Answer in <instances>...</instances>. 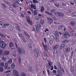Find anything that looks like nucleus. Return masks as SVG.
Here are the masks:
<instances>
[{
    "mask_svg": "<svg viewBox=\"0 0 76 76\" xmlns=\"http://www.w3.org/2000/svg\"><path fill=\"white\" fill-rule=\"evenodd\" d=\"M11 1L12 3H14L15 4H12V6L13 7H18L19 6V5L18 4H19L20 6H22V4H20L18 2V1H15V0H11Z\"/></svg>",
    "mask_w": 76,
    "mask_h": 76,
    "instance_id": "f257e3e1",
    "label": "nucleus"
},
{
    "mask_svg": "<svg viewBox=\"0 0 76 76\" xmlns=\"http://www.w3.org/2000/svg\"><path fill=\"white\" fill-rule=\"evenodd\" d=\"M7 46V44L4 41H1L0 42V47L3 49H4Z\"/></svg>",
    "mask_w": 76,
    "mask_h": 76,
    "instance_id": "f03ea898",
    "label": "nucleus"
},
{
    "mask_svg": "<svg viewBox=\"0 0 76 76\" xmlns=\"http://www.w3.org/2000/svg\"><path fill=\"white\" fill-rule=\"evenodd\" d=\"M17 48L19 53H20V54H22V53H23L24 54H25V50L24 49H22L21 48L19 47L18 46H17Z\"/></svg>",
    "mask_w": 76,
    "mask_h": 76,
    "instance_id": "7ed1b4c3",
    "label": "nucleus"
},
{
    "mask_svg": "<svg viewBox=\"0 0 76 76\" xmlns=\"http://www.w3.org/2000/svg\"><path fill=\"white\" fill-rule=\"evenodd\" d=\"M68 35V37H70V35H69V33L68 32H65L63 34V38L64 39H66L67 38V36Z\"/></svg>",
    "mask_w": 76,
    "mask_h": 76,
    "instance_id": "20e7f679",
    "label": "nucleus"
},
{
    "mask_svg": "<svg viewBox=\"0 0 76 76\" xmlns=\"http://www.w3.org/2000/svg\"><path fill=\"white\" fill-rule=\"evenodd\" d=\"M26 18L27 19V20L28 23L30 25H32V23L33 22H32L30 20V18L28 16H26Z\"/></svg>",
    "mask_w": 76,
    "mask_h": 76,
    "instance_id": "39448f33",
    "label": "nucleus"
},
{
    "mask_svg": "<svg viewBox=\"0 0 76 76\" xmlns=\"http://www.w3.org/2000/svg\"><path fill=\"white\" fill-rule=\"evenodd\" d=\"M39 28L41 27H42V26L40 24H38L37 25V26L36 25H34L33 26V28H34V30L35 31H37V28Z\"/></svg>",
    "mask_w": 76,
    "mask_h": 76,
    "instance_id": "423d86ee",
    "label": "nucleus"
},
{
    "mask_svg": "<svg viewBox=\"0 0 76 76\" xmlns=\"http://www.w3.org/2000/svg\"><path fill=\"white\" fill-rule=\"evenodd\" d=\"M19 36L20 37V38L21 39H22L23 41L25 43L26 42V40L25 39V38H24V37H23V36H22V34H19Z\"/></svg>",
    "mask_w": 76,
    "mask_h": 76,
    "instance_id": "0eeeda50",
    "label": "nucleus"
},
{
    "mask_svg": "<svg viewBox=\"0 0 76 76\" xmlns=\"http://www.w3.org/2000/svg\"><path fill=\"white\" fill-rule=\"evenodd\" d=\"M13 75L15 76H19V72L16 70H14L13 71Z\"/></svg>",
    "mask_w": 76,
    "mask_h": 76,
    "instance_id": "6e6552de",
    "label": "nucleus"
},
{
    "mask_svg": "<svg viewBox=\"0 0 76 76\" xmlns=\"http://www.w3.org/2000/svg\"><path fill=\"white\" fill-rule=\"evenodd\" d=\"M53 51H54L55 53H56V52H57L56 49L58 48V45H56L54 46L53 47Z\"/></svg>",
    "mask_w": 76,
    "mask_h": 76,
    "instance_id": "1a4fd4ad",
    "label": "nucleus"
},
{
    "mask_svg": "<svg viewBox=\"0 0 76 76\" xmlns=\"http://www.w3.org/2000/svg\"><path fill=\"white\" fill-rule=\"evenodd\" d=\"M4 54L5 56L9 55L10 54V51L9 50H5L4 51Z\"/></svg>",
    "mask_w": 76,
    "mask_h": 76,
    "instance_id": "9d476101",
    "label": "nucleus"
},
{
    "mask_svg": "<svg viewBox=\"0 0 76 76\" xmlns=\"http://www.w3.org/2000/svg\"><path fill=\"white\" fill-rule=\"evenodd\" d=\"M9 23H6L4 24H1V26L4 28H6V26H9Z\"/></svg>",
    "mask_w": 76,
    "mask_h": 76,
    "instance_id": "9b49d317",
    "label": "nucleus"
},
{
    "mask_svg": "<svg viewBox=\"0 0 76 76\" xmlns=\"http://www.w3.org/2000/svg\"><path fill=\"white\" fill-rule=\"evenodd\" d=\"M42 45L46 51H48V50H47V46H45V45H44V43H42Z\"/></svg>",
    "mask_w": 76,
    "mask_h": 76,
    "instance_id": "f8f14e48",
    "label": "nucleus"
},
{
    "mask_svg": "<svg viewBox=\"0 0 76 76\" xmlns=\"http://www.w3.org/2000/svg\"><path fill=\"white\" fill-rule=\"evenodd\" d=\"M70 25H71V26H74V25H75V22L74 21H72L70 22Z\"/></svg>",
    "mask_w": 76,
    "mask_h": 76,
    "instance_id": "ddd939ff",
    "label": "nucleus"
},
{
    "mask_svg": "<svg viewBox=\"0 0 76 76\" xmlns=\"http://www.w3.org/2000/svg\"><path fill=\"white\" fill-rule=\"evenodd\" d=\"M64 44H63L60 46L59 48L61 50H62V49H63V48H64Z\"/></svg>",
    "mask_w": 76,
    "mask_h": 76,
    "instance_id": "4468645a",
    "label": "nucleus"
},
{
    "mask_svg": "<svg viewBox=\"0 0 76 76\" xmlns=\"http://www.w3.org/2000/svg\"><path fill=\"white\" fill-rule=\"evenodd\" d=\"M48 57V56H47V55L46 54H45L44 56H43V59H44L45 60H46Z\"/></svg>",
    "mask_w": 76,
    "mask_h": 76,
    "instance_id": "2eb2a0df",
    "label": "nucleus"
},
{
    "mask_svg": "<svg viewBox=\"0 0 76 76\" xmlns=\"http://www.w3.org/2000/svg\"><path fill=\"white\" fill-rule=\"evenodd\" d=\"M55 35H56V37H59V35L58 34V32L57 31H55Z\"/></svg>",
    "mask_w": 76,
    "mask_h": 76,
    "instance_id": "dca6fc26",
    "label": "nucleus"
},
{
    "mask_svg": "<svg viewBox=\"0 0 76 76\" xmlns=\"http://www.w3.org/2000/svg\"><path fill=\"white\" fill-rule=\"evenodd\" d=\"M7 63H9V64H11L12 63V60L11 59H9L8 60Z\"/></svg>",
    "mask_w": 76,
    "mask_h": 76,
    "instance_id": "f3484780",
    "label": "nucleus"
},
{
    "mask_svg": "<svg viewBox=\"0 0 76 76\" xmlns=\"http://www.w3.org/2000/svg\"><path fill=\"white\" fill-rule=\"evenodd\" d=\"M48 69H50L51 70H53L54 69V66H53L52 65L51 66H49V67H48Z\"/></svg>",
    "mask_w": 76,
    "mask_h": 76,
    "instance_id": "a211bd4d",
    "label": "nucleus"
},
{
    "mask_svg": "<svg viewBox=\"0 0 76 76\" xmlns=\"http://www.w3.org/2000/svg\"><path fill=\"white\" fill-rule=\"evenodd\" d=\"M0 36L1 37V38L3 39H5V38H6V37L3 35V34H0Z\"/></svg>",
    "mask_w": 76,
    "mask_h": 76,
    "instance_id": "6ab92c4d",
    "label": "nucleus"
},
{
    "mask_svg": "<svg viewBox=\"0 0 76 76\" xmlns=\"http://www.w3.org/2000/svg\"><path fill=\"white\" fill-rule=\"evenodd\" d=\"M47 19H48V20H49L50 22H53V20L51 18L47 17Z\"/></svg>",
    "mask_w": 76,
    "mask_h": 76,
    "instance_id": "aec40b11",
    "label": "nucleus"
},
{
    "mask_svg": "<svg viewBox=\"0 0 76 76\" xmlns=\"http://www.w3.org/2000/svg\"><path fill=\"white\" fill-rule=\"evenodd\" d=\"M10 45V48H12V47H13V44L12 42H11L9 44Z\"/></svg>",
    "mask_w": 76,
    "mask_h": 76,
    "instance_id": "412c9836",
    "label": "nucleus"
},
{
    "mask_svg": "<svg viewBox=\"0 0 76 76\" xmlns=\"http://www.w3.org/2000/svg\"><path fill=\"white\" fill-rule=\"evenodd\" d=\"M1 59L2 61H6V57H4V56L2 57H1Z\"/></svg>",
    "mask_w": 76,
    "mask_h": 76,
    "instance_id": "4be33fe9",
    "label": "nucleus"
},
{
    "mask_svg": "<svg viewBox=\"0 0 76 76\" xmlns=\"http://www.w3.org/2000/svg\"><path fill=\"white\" fill-rule=\"evenodd\" d=\"M16 28L17 30H18L19 32H20V29H19V26L17 25Z\"/></svg>",
    "mask_w": 76,
    "mask_h": 76,
    "instance_id": "5701e85b",
    "label": "nucleus"
},
{
    "mask_svg": "<svg viewBox=\"0 0 76 76\" xmlns=\"http://www.w3.org/2000/svg\"><path fill=\"white\" fill-rule=\"evenodd\" d=\"M4 65V64L3 62H1L0 63V66H1V67H3Z\"/></svg>",
    "mask_w": 76,
    "mask_h": 76,
    "instance_id": "b1692460",
    "label": "nucleus"
},
{
    "mask_svg": "<svg viewBox=\"0 0 76 76\" xmlns=\"http://www.w3.org/2000/svg\"><path fill=\"white\" fill-rule=\"evenodd\" d=\"M4 68L6 70H9L10 69V66H4Z\"/></svg>",
    "mask_w": 76,
    "mask_h": 76,
    "instance_id": "393cba45",
    "label": "nucleus"
},
{
    "mask_svg": "<svg viewBox=\"0 0 76 76\" xmlns=\"http://www.w3.org/2000/svg\"><path fill=\"white\" fill-rule=\"evenodd\" d=\"M48 64L49 65V67H50V66H53V63L51 62H49L48 63Z\"/></svg>",
    "mask_w": 76,
    "mask_h": 76,
    "instance_id": "a878e982",
    "label": "nucleus"
},
{
    "mask_svg": "<svg viewBox=\"0 0 76 76\" xmlns=\"http://www.w3.org/2000/svg\"><path fill=\"white\" fill-rule=\"evenodd\" d=\"M11 66L12 68H15V64H12L11 65Z\"/></svg>",
    "mask_w": 76,
    "mask_h": 76,
    "instance_id": "bb28decb",
    "label": "nucleus"
},
{
    "mask_svg": "<svg viewBox=\"0 0 76 76\" xmlns=\"http://www.w3.org/2000/svg\"><path fill=\"white\" fill-rule=\"evenodd\" d=\"M45 13H47V14H48V15H50V16H52V15H53V14L51 13H50V12H47V11H45Z\"/></svg>",
    "mask_w": 76,
    "mask_h": 76,
    "instance_id": "cd10ccee",
    "label": "nucleus"
},
{
    "mask_svg": "<svg viewBox=\"0 0 76 76\" xmlns=\"http://www.w3.org/2000/svg\"><path fill=\"white\" fill-rule=\"evenodd\" d=\"M40 21L41 23H42V24H44V20L41 19L40 20Z\"/></svg>",
    "mask_w": 76,
    "mask_h": 76,
    "instance_id": "c85d7f7f",
    "label": "nucleus"
},
{
    "mask_svg": "<svg viewBox=\"0 0 76 76\" xmlns=\"http://www.w3.org/2000/svg\"><path fill=\"white\" fill-rule=\"evenodd\" d=\"M20 76H26V74L24 72H22Z\"/></svg>",
    "mask_w": 76,
    "mask_h": 76,
    "instance_id": "c756f323",
    "label": "nucleus"
},
{
    "mask_svg": "<svg viewBox=\"0 0 76 76\" xmlns=\"http://www.w3.org/2000/svg\"><path fill=\"white\" fill-rule=\"evenodd\" d=\"M31 7L32 8H34V9H36V8H35L36 6H35V5H34L33 4H32L31 5Z\"/></svg>",
    "mask_w": 76,
    "mask_h": 76,
    "instance_id": "7c9ffc66",
    "label": "nucleus"
},
{
    "mask_svg": "<svg viewBox=\"0 0 76 76\" xmlns=\"http://www.w3.org/2000/svg\"><path fill=\"white\" fill-rule=\"evenodd\" d=\"M56 37V41L57 42H58L59 41V40L58 39V37H57V36H55Z\"/></svg>",
    "mask_w": 76,
    "mask_h": 76,
    "instance_id": "2f4dec72",
    "label": "nucleus"
},
{
    "mask_svg": "<svg viewBox=\"0 0 76 76\" xmlns=\"http://www.w3.org/2000/svg\"><path fill=\"white\" fill-rule=\"evenodd\" d=\"M0 71L1 72H3V68L1 66H0Z\"/></svg>",
    "mask_w": 76,
    "mask_h": 76,
    "instance_id": "473e14b6",
    "label": "nucleus"
},
{
    "mask_svg": "<svg viewBox=\"0 0 76 76\" xmlns=\"http://www.w3.org/2000/svg\"><path fill=\"white\" fill-rule=\"evenodd\" d=\"M20 18H24V15H23L22 14H20Z\"/></svg>",
    "mask_w": 76,
    "mask_h": 76,
    "instance_id": "72a5a7b5",
    "label": "nucleus"
},
{
    "mask_svg": "<svg viewBox=\"0 0 76 76\" xmlns=\"http://www.w3.org/2000/svg\"><path fill=\"white\" fill-rule=\"evenodd\" d=\"M70 48H68L66 49V51H68V52H70Z\"/></svg>",
    "mask_w": 76,
    "mask_h": 76,
    "instance_id": "f704fd0d",
    "label": "nucleus"
},
{
    "mask_svg": "<svg viewBox=\"0 0 76 76\" xmlns=\"http://www.w3.org/2000/svg\"><path fill=\"white\" fill-rule=\"evenodd\" d=\"M58 14H59V15L60 16H64L63 14H62V13H61V12H58Z\"/></svg>",
    "mask_w": 76,
    "mask_h": 76,
    "instance_id": "c9c22d12",
    "label": "nucleus"
},
{
    "mask_svg": "<svg viewBox=\"0 0 76 76\" xmlns=\"http://www.w3.org/2000/svg\"><path fill=\"white\" fill-rule=\"evenodd\" d=\"M34 15H37V11L35 10H34Z\"/></svg>",
    "mask_w": 76,
    "mask_h": 76,
    "instance_id": "e433bc0d",
    "label": "nucleus"
},
{
    "mask_svg": "<svg viewBox=\"0 0 76 76\" xmlns=\"http://www.w3.org/2000/svg\"><path fill=\"white\" fill-rule=\"evenodd\" d=\"M69 42V40H65L63 42V43H68Z\"/></svg>",
    "mask_w": 76,
    "mask_h": 76,
    "instance_id": "4c0bfd02",
    "label": "nucleus"
},
{
    "mask_svg": "<svg viewBox=\"0 0 76 76\" xmlns=\"http://www.w3.org/2000/svg\"><path fill=\"white\" fill-rule=\"evenodd\" d=\"M28 45L29 48H32V45L31 44V43H29L28 44Z\"/></svg>",
    "mask_w": 76,
    "mask_h": 76,
    "instance_id": "58836bf2",
    "label": "nucleus"
},
{
    "mask_svg": "<svg viewBox=\"0 0 76 76\" xmlns=\"http://www.w3.org/2000/svg\"><path fill=\"white\" fill-rule=\"evenodd\" d=\"M44 8L43 7H42L41 9V12H44Z\"/></svg>",
    "mask_w": 76,
    "mask_h": 76,
    "instance_id": "ea45409f",
    "label": "nucleus"
},
{
    "mask_svg": "<svg viewBox=\"0 0 76 76\" xmlns=\"http://www.w3.org/2000/svg\"><path fill=\"white\" fill-rule=\"evenodd\" d=\"M28 70L30 72H32V69L31 67L29 68V69H28Z\"/></svg>",
    "mask_w": 76,
    "mask_h": 76,
    "instance_id": "a19ab883",
    "label": "nucleus"
},
{
    "mask_svg": "<svg viewBox=\"0 0 76 76\" xmlns=\"http://www.w3.org/2000/svg\"><path fill=\"white\" fill-rule=\"evenodd\" d=\"M29 9L31 10V12L32 13H33L34 12L33 11V10L31 8H29Z\"/></svg>",
    "mask_w": 76,
    "mask_h": 76,
    "instance_id": "79ce46f5",
    "label": "nucleus"
},
{
    "mask_svg": "<svg viewBox=\"0 0 76 76\" xmlns=\"http://www.w3.org/2000/svg\"><path fill=\"white\" fill-rule=\"evenodd\" d=\"M72 16H76V13H73L72 14Z\"/></svg>",
    "mask_w": 76,
    "mask_h": 76,
    "instance_id": "37998d69",
    "label": "nucleus"
},
{
    "mask_svg": "<svg viewBox=\"0 0 76 76\" xmlns=\"http://www.w3.org/2000/svg\"><path fill=\"white\" fill-rule=\"evenodd\" d=\"M11 71L10 70H9L8 71H7L5 72V73H10Z\"/></svg>",
    "mask_w": 76,
    "mask_h": 76,
    "instance_id": "c03bdc74",
    "label": "nucleus"
},
{
    "mask_svg": "<svg viewBox=\"0 0 76 76\" xmlns=\"http://www.w3.org/2000/svg\"><path fill=\"white\" fill-rule=\"evenodd\" d=\"M58 72H60V75H63V73H62V72H61L60 71V70H59V71H58Z\"/></svg>",
    "mask_w": 76,
    "mask_h": 76,
    "instance_id": "a18cd8bd",
    "label": "nucleus"
},
{
    "mask_svg": "<svg viewBox=\"0 0 76 76\" xmlns=\"http://www.w3.org/2000/svg\"><path fill=\"white\" fill-rule=\"evenodd\" d=\"M49 30L48 28H46L45 30L44 31L45 32H48Z\"/></svg>",
    "mask_w": 76,
    "mask_h": 76,
    "instance_id": "49530a36",
    "label": "nucleus"
},
{
    "mask_svg": "<svg viewBox=\"0 0 76 76\" xmlns=\"http://www.w3.org/2000/svg\"><path fill=\"white\" fill-rule=\"evenodd\" d=\"M24 33L27 36H28V37H30V36L28 35V34H27V33H26V31H24Z\"/></svg>",
    "mask_w": 76,
    "mask_h": 76,
    "instance_id": "de8ad7c7",
    "label": "nucleus"
},
{
    "mask_svg": "<svg viewBox=\"0 0 76 76\" xmlns=\"http://www.w3.org/2000/svg\"><path fill=\"white\" fill-rule=\"evenodd\" d=\"M9 28L10 30H11V31H13V28H12V27H11V26L9 27Z\"/></svg>",
    "mask_w": 76,
    "mask_h": 76,
    "instance_id": "09e8293b",
    "label": "nucleus"
},
{
    "mask_svg": "<svg viewBox=\"0 0 76 76\" xmlns=\"http://www.w3.org/2000/svg\"><path fill=\"white\" fill-rule=\"evenodd\" d=\"M74 31L72 29H70L69 30V32H73Z\"/></svg>",
    "mask_w": 76,
    "mask_h": 76,
    "instance_id": "8fccbe9b",
    "label": "nucleus"
},
{
    "mask_svg": "<svg viewBox=\"0 0 76 76\" xmlns=\"http://www.w3.org/2000/svg\"><path fill=\"white\" fill-rule=\"evenodd\" d=\"M62 28H63V27H62V26H60L58 27V28L60 29H61Z\"/></svg>",
    "mask_w": 76,
    "mask_h": 76,
    "instance_id": "3c124183",
    "label": "nucleus"
},
{
    "mask_svg": "<svg viewBox=\"0 0 76 76\" xmlns=\"http://www.w3.org/2000/svg\"><path fill=\"white\" fill-rule=\"evenodd\" d=\"M55 5L56 6V7H58V6H59V4H55Z\"/></svg>",
    "mask_w": 76,
    "mask_h": 76,
    "instance_id": "603ef678",
    "label": "nucleus"
},
{
    "mask_svg": "<svg viewBox=\"0 0 76 76\" xmlns=\"http://www.w3.org/2000/svg\"><path fill=\"white\" fill-rule=\"evenodd\" d=\"M11 74L10 73H8L7 74L6 76H11Z\"/></svg>",
    "mask_w": 76,
    "mask_h": 76,
    "instance_id": "864d4df0",
    "label": "nucleus"
},
{
    "mask_svg": "<svg viewBox=\"0 0 76 76\" xmlns=\"http://www.w3.org/2000/svg\"><path fill=\"white\" fill-rule=\"evenodd\" d=\"M33 1L34 3H37V0H33Z\"/></svg>",
    "mask_w": 76,
    "mask_h": 76,
    "instance_id": "5fc2aeb1",
    "label": "nucleus"
},
{
    "mask_svg": "<svg viewBox=\"0 0 76 76\" xmlns=\"http://www.w3.org/2000/svg\"><path fill=\"white\" fill-rule=\"evenodd\" d=\"M49 42L50 44H52L53 43V41L51 40Z\"/></svg>",
    "mask_w": 76,
    "mask_h": 76,
    "instance_id": "6e6d98bb",
    "label": "nucleus"
},
{
    "mask_svg": "<svg viewBox=\"0 0 76 76\" xmlns=\"http://www.w3.org/2000/svg\"><path fill=\"white\" fill-rule=\"evenodd\" d=\"M55 11V10L53 9L51 10V12L52 13H53V12H54Z\"/></svg>",
    "mask_w": 76,
    "mask_h": 76,
    "instance_id": "4d7b16f0",
    "label": "nucleus"
},
{
    "mask_svg": "<svg viewBox=\"0 0 76 76\" xmlns=\"http://www.w3.org/2000/svg\"><path fill=\"white\" fill-rule=\"evenodd\" d=\"M18 61L20 63L21 62V59H20V58H18Z\"/></svg>",
    "mask_w": 76,
    "mask_h": 76,
    "instance_id": "13d9d810",
    "label": "nucleus"
},
{
    "mask_svg": "<svg viewBox=\"0 0 76 76\" xmlns=\"http://www.w3.org/2000/svg\"><path fill=\"white\" fill-rule=\"evenodd\" d=\"M35 51V53H36L37 56L38 57V51Z\"/></svg>",
    "mask_w": 76,
    "mask_h": 76,
    "instance_id": "bf43d9fd",
    "label": "nucleus"
},
{
    "mask_svg": "<svg viewBox=\"0 0 76 76\" xmlns=\"http://www.w3.org/2000/svg\"><path fill=\"white\" fill-rule=\"evenodd\" d=\"M8 66V64L7 62H6L5 64V67H7Z\"/></svg>",
    "mask_w": 76,
    "mask_h": 76,
    "instance_id": "052dcab7",
    "label": "nucleus"
},
{
    "mask_svg": "<svg viewBox=\"0 0 76 76\" xmlns=\"http://www.w3.org/2000/svg\"><path fill=\"white\" fill-rule=\"evenodd\" d=\"M2 6L3 7H6V6H5V5H4V4H2Z\"/></svg>",
    "mask_w": 76,
    "mask_h": 76,
    "instance_id": "680f3d73",
    "label": "nucleus"
},
{
    "mask_svg": "<svg viewBox=\"0 0 76 76\" xmlns=\"http://www.w3.org/2000/svg\"><path fill=\"white\" fill-rule=\"evenodd\" d=\"M44 41L45 42V43H46V42H47V40H46V38H44Z\"/></svg>",
    "mask_w": 76,
    "mask_h": 76,
    "instance_id": "e2e57ef3",
    "label": "nucleus"
},
{
    "mask_svg": "<svg viewBox=\"0 0 76 76\" xmlns=\"http://www.w3.org/2000/svg\"><path fill=\"white\" fill-rule=\"evenodd\" d=\"M12 56H13L14 57H16V54L15 53H14L13 54H12Z\"/></svg>",
    "mask_w": 76,
    "mask_h": 76,
    "instance_id": "0e129e2a",
    "label": "nucleus"
},
{
    "mask_svg": "<svg viewBox=\"0 0 76 76\" xmlns=\"http://www.w3.org/2000/svg\"><path fill=\"white\" fill-rule=\"evenodd\" d=\"M28 13L29 14H30V15H31V11H28Z\"/></svg>",
    "mask_w": 76,
    "mask_h": 76,
    "instance_id": "69168bd1",
    "label": "nucleus"
},
{
    "mask_svg": "<svg viewBox=\"0 0 76 76\" xmlns=\"http://www.w3.org/2000/svg\"><path fill=\"white\" fill-rule=\"evenodd\" d=\"M5 2L7 4H8V5H9L10 4H9V2L6 1H5Z\"/></svg>",
    "mask_w": 76,
    "mask_h": 76,
    "instance_id": "338daca9",
    "label": "nucleus"
},
{
    "mask_svg": "<svg viewBox=\"0 0 76 76\" xmlns=\"http://www.w3.org/2000/svg\"><path fill=\"white\" fill-rule=\"evenodd\" d=\"M53 73H56V70H54L53 71Z\"/></svg>",
    "mask_w": 76,
    "mask_h": 76,
    "instance_id": "774afa93",
    "label": "nucleus"
}]
</instances>
